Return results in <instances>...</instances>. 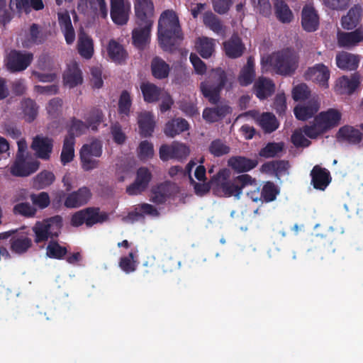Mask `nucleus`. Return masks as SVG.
<instances>
[{
    "label": "nucleus",
    "instance_id": "1",
    "mask_svg": "<svg viewBox=\"0 0 363 363\" xmlns=\"http://www.w3.org/2000/svg\"><path fill=\"white\" fill-rule=\"evenodd\" d=\"M230 169L222 168L214 174L208 183H194L196 194L203 195L212 189L213 194L219 197H235L239 199L242 190L250 186H256L257 180L250 174H241L230 177Z\"/></svg>",
    "mask_w": 363,
    "mask_h": 363
},
{
    "label": "nucleus",
    "instance_id": "38",
    "mask_svg": "<svg viewBox=\"0 0 363 363\" xmlns=\"http://www.w3.org/2000/svg\"><path fill=\"white\" fill-rule=\"evenodd\" d=\"M201 91L211 104L216 105L220 100V94L223 88L217 86L211 82H202L200 84Z\"/></svg>",
    "mask_w": 363,
    "mask_h": 363
},
{
    "label": "nucleus",
    "instance_id": "15",
    "mask_svg": "<svg viewBox=\"0 0 363 363\" xmlns=\"http://www.w3.org/2000/svg\"><path fill=\"white\" fill-rule=\"evenodd\" d=\"M12 253L22 255L27 253L33 246V240L28 233L21 232L14 234L9 240Z\"/></svg>",
    "mask_w": 363,
    "mask_h": 363
},
{
    "label": "nucleus",
    "instance_id": "2",
    "mask_svg": "<svg viewBox=\"0 0 363 363\" xmlns=\"http://www.w3.org/2000/svg\"><path fill=\"white\" fill-rule=\"evenodd\" d=\"M158 41L164 51L173 52L183 39L179 18L173 10L163 11L158 21Z\"/></svg>",
    "mask_w": 363,
    "mask_h": 363
},
{
    "label": "nucleus",
    "instance_id": "25",
    "mask_svg": "<svg viewBox=\"0 0 363 363\" xmlns=\"http://www.w3.org/2000/svg\"><path fill=\"white\" fill-rule=\"evenodd\" d=\"M341 113L335 108H329L316 116L325 131L337 126L341 120Z\"/></svg>",
    "mask_w": 363,
    "mask_h": 363
},
{
    "label": "nucleus",
    "instance_id": "44",
    "mask_svg": "<svg viewBox=\"0 0 363 363\" xmlns=\"http://www.w3.org/2000/svg\"><path fill=\"white\" fill-rule=\"evenodd\" d=\"M21 108L26 121L31 123L37 117L38 106L31 99H24L21 101Z\"/></svg>",
    "mask_w": 363,
    "mask_h": 363
},
{
    "label": "nucleus",
    "instance_id": "47",
    "mask_svg": "<svg viewBox=\"0 0 363 363\" xmlns=\"http://www.w3.org/2000/svg\"><path fill=\"white\" fill-rule=\"evenodd\" d=\"M45 38L40 27L36 23H33L30 26L28 34L26 35L25 41L26 45L24 46L28 47L30 45H40L43 44Z\"/></svg>",
    "mask_w": 363,
    "mask_h": 363
},
{
    "label": "nucleus",
    "instance_id": "30",
    "mask_svg": "<svg viewBox=\"0 0 363 363\" xmlns=\"http://www.w3.org/2000/svg\"><path fill=\"white\" fill-rule=\"evenodd\" d=\"M58 23L64 34L66 43L71 45L75 40V32L72 26L70 16L67 11L58 13Z\"/></svg>",
    "mask_w": 363,
    "mask_h": 363
},
{
    "label": "nucleus",
    "instance_id": "55",
    "mask_svg": "<svg viewBox=\"0 0 363 363\" xmlns=\"http://www.w3.org/2000/svg\"><path fill=\"white\" fill-rule=\"evenodd\" d=\"M303 132L307 137L314 139L326 131L315 116L310 125H306L303 128Z\"/></svg>",
    "mask_w": 363,
    "mask_h": 363
},
{
    "label": "nucleus",
    "instance_id": "26",
    "mask_svg": "<svg viewBox=\"0 0 363 363\" xmlns=\"http://www.w3.org/2000/svg\"><path fill=\"white\" fill-rule=\"evenodd\" d=\"M223 48L225 55L232 59L241 57L245 49L242 40L236 34L233 35L230 39L223 43Z\"/></svg>",
    "mask_w": 363,
    "mask_h": 363
},
{
    "label": "nucleus",
    "instance_id": "33",
    "mask_svg": "<svg viewBox=\"0 0 363 363\" xmlns=\"http://www.w3.org/2000/svg\"><path fill=\"white\" fill-rule=\"evenodd\" d=\"M189 125L186 120L182 118H177L168 121L164 130L167 137L174 138L182 132L188 130Z\"/></svg>",
    "mask_w": 363,
    "mask_h": 363
},
{
    "label": "nucleus",
    "instance_id": "39",
    "mask_svg": "<svg viewBox=\"0 0 363 363\" xmlns=\"http://www.w3.org/2000/svg\"><path fill=\"white\" fill-rule=\"evenodd\" d=\"M319 106L315 101H309L305 105H298L294 109L296 118L300 121L311 118L318 111Z\"/></svg>",
    "mask_w": 363,
    "mask_h": 363
},
{
    "label": "nucleus",
    "instance_id": "3",
    "mask_svg": "<svg viewBox=\"0 0 363 363\" xmlns=\"http://www.w3.org/2000/svg\"><path fill=\"white\" fill-rule=\"evenodd\" d=\"M269 64L275 72L281 76L293 75L298 65V57L295 52L290 49H283L272 55L268 56L264 60H262V64Z\"/></svg>",
    "mask_w": 363,
    "mask_h": 363
},
{
    "label": "nucleus",
    "instance_id": "22",
    "mask_svg": "<svg viewBox=\"0 0 363 363\" xmlns=\"http://www.w3.org/2000/svg\"><path fill=\"white\" fill-rule=\"evenodd\" d=\"M230 113L231 108L228 105L220 104L215 107L204 108L202 116L207 123H213L221 121Z\"/></svg>",
    "mask_w": 363,
    "mask_h": 363
},
{
    "label": "nucleus",
    "instance_id": "53",
    "mask_svg": "<svg viewBox=\"0 0 363 363\" xmlns=\"http://www.w3.org/2000/svg\"><path fill=\"white\" fill-rule=\"evenodd\" d=\"M204 25L216 33L223 31V26L219 18L211 11H207L203 14Z\"/></svg>",
    "mask_w": 363,
    "mask_h": 363
},
{
    "label": "nucleus",
    "instance_id": "5",
    "mask_svg": "<svg viewBox=\"0 0 363 363\" xmlns=\"http://www.w3.org/2000/svg\"><path fill=\"white\" fill-rule=\"evenodd\" d=\"M108 220V215L99 207H87L72 214L70 224L73 227L85 225L89 228L96 224H102Z\"/></svg>",
    "mask_w": 363,
    "mask_h": 363
},
{
    "label": "nucleus",
    "instance_id": "19",
    "mask_svg": "<svg viewBox=\"0 0 363 363\" xmlns=\"http://www.w3.org/2000/svg\"><path fill=\"white\" fill-rule=\"evenodd\" d=\"M32 149L35 152L38 157L48 160L53 149V140L48 137L37 135L33 140Z\"/></svg>",
    "mask_w": 363,
    "mask_h": 363
},
{
    "label": "nucleus",
    "instance_id": "46",
    "mask_svg": "<svg viewBox=\"0 0 363 363\" xmlns=\"http://www.w3.org/2000/svg\"><path fill=\"white\" fill-rule=\"evenodd\" d=\"M75 143L76 140L65 138L60 154V162L62 165H66L74 160Z\"/></svg>",
    "mask_w": 363,
    "mask_h": 363
},
{
    "label": "nucleus",
    "instance_id": "11",
    "mask_svg": "<svg viewBox=\"0 0 363 363\" xmlns=\"http://www.w3.org/2000/svg\"><path fill=\"white\" fill-rule=\"evenodd\" d=\"M177 192V186L170 182H164L151 190L150 201L156 204H163Z\"/></svg>",
    "mask_w": 363,
    "mask_h": 363
},
{
    "label": "nucleus",
    "instance_id": "59",
    "mask_svg": "<svg viewBox=\"0 0 363 363\" xmlns=\"http://www.w3.org/2000/svg\"><path fill=\"white\" fill-rule=\"evenodd\" d=\"M99 157L94 156H88L84 155H79L80 165L82 169L85 172H90L93 169H97L100 166V161Z\"/></svg>",
    "mask_w": 363,
    "mask_h": 363
},
{
    "label": "nucleus",
    "instance_id": "14",
    "mask_svg": "<svg viewBox=\"0 0 363 363\" xmlns=\"http://www.w3.org/2000/svg\"><path fill=\"white\" fill-rule=\"evenodd\" d=\"M310 176L311 185L315 189L320 191H324L332 181L330 171L318 164L313 167Z\"/></svg>",
    "mask_w": 363,
    "mask_h": 363
},
{
    "label": "nucleus",
    "instance_id": "42",
    "mask_svg": "<svg viewBox=\"0 0 363 363\" xmlns=\"http://www.w3.org/2000/svg\"><path fill=\"white\" fill-rule=\"evenodd\" d=\"M275 14L277 19L283 23H290L294 15L288 4L283 0H277L274 4Z\"/></svg>",
    "mask_w": 363,
    "mask_h": 363
},
{
    "label": "nucleus",
    "instance_id": "61",
    "mask_svg": "<svg viewBox=\"0 0 363 363\" xmlns=\"http://www.w3.org/2000/svg\"><path fill=\"white\" fill-rule=\"evenodd\" d=\"M227 74L221 68H217L213 71L208 79L206 82H211L213 84L223 88L227 82Z\"/></svg>",
    "mask_w": 363,
    "mask_h": 363
},
{
    "label": "nucleus",
    "instance_id": "58",
    "mask_svg": "<svg viewBox=\"0 0 363 363\" xmlns=\"http://www.w3.org/2000/svg\"><path fill=\"white\" fill-rule=\"evenodd\" d=\"M153 144L147 140H143L140 143L137 149L138 157L140 160H147L154 156Z\"/></svg>",
    "mask_w": 363,
    "mask_h": 363
},
{
    "label": "nucleus",
    "instance_id": "41",
    "mask_svg": "<svg viewBox=\"0 0 363 363\" xmlns=\"http://www.w3.org/2000/svg\"><path fill=\"white\" fill-rule=\"evenodd\" d=\"M215 40L208 37L199 38L196 43V48L199 55L205 59L209 58L215 50Z\"/></svg>",
    "mask_w": 363,
    "mask_h": 363
},
{
    "label": "nucleus",
    "instance_id": "63",
    "mask_svg": "<svg viewBox=\"0 0 363 363\" xmlns=\"http://www.w3.org/2000/svg\"><path fill=\"white\" fill-rule=\"evenodd\" d=\"M119 267L127 274L133 272L136 269V264L134 261V254L133 252H129L128 256L121 257Z\"/></svg>",
    "mask_w": 363,
    "mask_h": 363
},
{
    "label": "nucleus",
    "instance_id": "29",
    "mask_svg": "<svg viewBox=\"0 0 363 363\" xmlns=\"http://www.w3.org/2000/svg\"><path fill=\"white\" fill-rule=\"evenodd\" d=\"M63 82L69 88H74L82 83V73L76 62L68 65L63 74Z\"/></svg>",
    "mask_w": 363,
    "mask_h": 363
},
{
    "label": "nucleus",
    "instance_id": "20",
    "mask_svg": "<svg viewBox=\"0 0 363 363\" xmlns=\"http://www.w3.org/2000/svg\"><path fill=\"white\" fill-rule=\"evenodd\" d=\"M301 26L307 32H314L319 26V16L315 9L311 5H305L301 11Z\"/></svg>",
    "mask_w": 363,
    "mask_h": 363
},
{
    "label": "nucleus",
    "instance_id": "37",
    "mask_svg": "<svg viewBox=\"0 0 363 363\" xmlns=\"http://www.w3.org/2000/svg\"><path fill=\"white\" fill-rule=\"evenodd\" d=\"M151 72L155 79H164L168 77L170 67L164 60L156 56L151 62Z\"/></svg>",
    "mask_w": 363,
    "mask_h": 363
},
{
    "label": "nucleus",
    "instance_id": "13",
    "mask_svg": "<svg viewBox=\"0 0 363 363\" xmlns=\"http://www.w3.org/2000/svg\"><path fill=\"white\" fill-rule=\"evenodd\" d=\"M361 82L360 75L358 72L352 74L350 77L342 76L336 82L335 91L339 94H352Z\"/></svg>",
    "mask_w": 363,
    "mask_h": 363
},
{
    "label": "nucleus",
    "instance_id": "8",
    "mask_svg": "<svg viewBox=\"0 0 363 363\" xmlns=\"http://www.w3.org/2000/svg\"><path fill=\"white\" fill-rule=\"evenodd\" d=\"M39 165L40 162L38 160H32L29 157H16L10 168V172L15 177H28L36 172Z\"/></svg>",
    "mask_w": 363,
    "mask_h": 363
},
{
    "label": "nucleus",
    "instance_id": "7",
    "mask_svg": "<svg viewBox=\"0 0 363 363\" xmlns=\"http://www.w3.org/2000/svg\"><path fill=\"white\" fill-rule=\"evenodd\" d=\"M189 152V148L186 145L176 141L171 145H162L159 150L160 158L164 162L172 159L183 161L186 159Z\"/></svg>",
    "mask_w": 363,
    "mask_h": 363
},
{
    "label": "nucleus",
    "instance_id": "27",
    "mask_svg": "<svg viewBox=\"0 0 363 363\" xmlns=\"http://www.w3.org/2000/svg\"><path fill=\"white\" fill-rule=\"evenodd\" d=\"M256 77L255 58L252 56L247 57V63L240 69L238 80L242 86L251 84Z\"/></svg>",
    "mask_w": 363,
    "mask_h": 363
},
{
    "label": "nucleus",
    "instance_id": "24",
    "mask_svg": "<svg viewBox=\"0 0 363 363\" xmlns=\"http://www.w3.org/2000/svg\"><path fill=\"white\" fill-rule=\"evenodd\" d=\"M254 93L260 100L271 96L275 90V85L272 80L264 77H259L255 82Z\"/></svg>",
    "mask_w": 363,
    "mask_h": 363
},
{
    "label": "nucleus",
    "instance_id": "21",
    "mask_svg": "<svg viewBox=\"0 0 363 363\" xmlns=\"http://www.w3.org/2000/svg\"><path fill=\"white\" fill-rule=\"evenodd\" d=\"M138 124L141 137H151L155 128L154 115L150 111L140 112L138 116Z\"/></svg>",
    "mask_w": 363,
    "mask_h": 363
},
{
    "label": "nucleus",
    "instance_id": "52",
    "mask_svg": "<svg viewBox=\"0 0 363 363\" xmlns=\"http://www.w3.org/2000/svg\"><path fill=\"white\" fill-rule=\"evenodd\" d=\"M102 153V144L98 140H94L90 143L83 145L79 150V155L94 156L95 157H100Z\"/></svg>",
    "mask_w": 363,
    "mask_h": 363
},
{
    "label": "nucleus",
    "instance_id": "51",
    "mask_svg": "<svg viewBox=\"0 0 363 363\" xmlns=\"http://www.w3.org/2000/svg\"><path fill=\"white\" fill-rule=\"evenodd\" d=\"M259 124L265 133H271L279 126L275 116L271 113H264L259 119Z\"/></svg>",
    "mask_w": 363,
    "mask_h": 363
},
{
    "label": "nucleus",
    "instance_id": "32",
    "mask_svg": "<svg viewBox=\"0 0 363 363\" xmlns=\"http://www.w3.org/2000/svg\"><path fill=\"white\" fill-rule=\"evenodd\" d=\"M107 52L110 59L118 64L124 63L128 56L124 47L113 39L108 44Z\"/></svg>",
    "mask_w": 363,
    "mask_h": 363
},
{
    "label": "nucleus",
    "instance_id": "40",
    "mask_svg": "<svg viewBox=\"0 0 363 363\" xmlns=\"http://www.w3.org/2000/svg\"><path fill=\"white\" fill-rule=\"evenodd\" d=\"M104 115L101 109L93 107L84 116L85 124L88 129H91L93 131H97L99 126L104 121Z\"/></svg>",
    "mask_w": 363,
    "mask_h": 363
},
{
    "label": "nucleus",
    "instance_id": "18",
    "mask_svg": "<svg viewBox=\"0 0 363 363\" xmlns=\"http://www.w3.org/2000/svg\"><path fill=\"white\" fill-rule=\"evenodd\" d=\"M337 40L340 48H353L363 41V28H357L352 32L340 31L337 34Z\"/></svg>",
    "mask_w": 363,
    "mask_h": 363
},
{
    "label": "nucleus",
    "instance_id": "31",
    "mask_svg": "<svg viewBox=\"0 0 363 363\" xmlns=\"http://www.w3.org/2000/svg\"><path fill=\"white\" fill-rule=\"evenodd\" d=\"M85 122L74 116L71 117L66 124L67 135L66 138L75 140L76 137H80L89 130Z\"/></svg>",
    "mask_w": 363,
    "mask_h": 363
},
{
    "label": "nucleus",
    "instance_id": "54",
    "mask_svg": "<svg viewBox=\"0 0 363 363\" xmlns=\"http://www.w3.org/2000/svg\"><path fill=\"white\" fill-rule=\"evenodd\" d=\"M284 149L283 143H268L264 147L259 151V155L264 158L275 157Z\"/></svg>",
    "mask_w": 363,
    "mask_h": 363
},
{
    "label": "nucleus",
    "instance_id": "23",
    "mask_svg": "<svg viewBox=\"0 0 363 363\" xmlns=\"http://www.w3.org/2000/svg\"><path fill=\"white\" fill-rule=\"evenodd\" d=\"M336 65L342 70L354 71L359 64V56L347 52H340L336 55Z\"/></svg>",
    "mask_w": 363,
    "mask_h": 363
},
{
    "label": "nucleus",
    "instance_id": "43",
    "mask_svg": "<svg viewBox=\"0 0 363 363\" xmlns=\"http://www.w3.org/2000/svg\"><path fill=\"white\" fill-rule=\"evenodd\" d=\"M55 180V174L48 170L38 173L33 179V187L36 189H43L50 186Z\"/></svg>",
    "mask_w": 363,
    "mask_h": 363
},
{
    "label": "nucleus",
    "instance_id": "35",
    "mask_svg": "<svg viewBox=\"0 0 363 363\" xmlns=\"http://www.w3.org/2000/svg\"><path fill=\"white\" fill-rule=\"evenodd\" d=\"M362 9L359 5L352 7L346 16L341 18V24L344 29L352 30L356 28L359 23Z\"/></svg>",
    "mask_w": 363,
    "mask_h": 363
},
{
    "label": "nucleus",
    "instance_id": "49",
    "mask_svg": "<svg viewBox=\"0 0 363 363\" xmlns=\"http://www.w3.org/2000/svg\"><path fill=\"white\" fill-rule=\"evenodd\" d=\"M208 152L215 157H220L230 152V147L223 140L218 138L211 142L208 146Z\"/></svg>",
    "mask_w": 363,
    "mask_h": 363
},
{
    "label": "nucleus",
    "instance_id": "48",
    "mask_svg": "<svg viewBox=\"0 0 363 363\" xmlns=\"http://www.w3.org/2000/svg\"><path fill=\"white\" fill-rule=\"evenodd\" d=\"M46 225H48V232L51 239L57 238L63 225V219L61 216L57 215L44 220Z\"/></svg>",
    "mask_w": 363,
    "mask_h": 363
},
{
    "label": "nucleus",
    "instance_id": "16",
    "mask_svg": "<svg viewBox=\"0 0 363 363\" xmlns=\"http://www.w3.org/2000/svg\"><path fill=\"white\" fill-rule=\"evenodd\" d=\"M91 197L90 189L86 186H82L77 191L67 195L64 205L67 208H74L84 206L88 203Z\"/></svg>",
    "mask_w": 363,
    "mask_h": 363
},
{
    "label": "nucleus",
    "instance_id": "56",
    "mask_svg": "<svg viewBox=\"0 0 363 363\" xmlns=\"http://www.w3.org/2000/svg\"><path fill=\"white\" fill-rule=\"evenodd\" d=\"M278 187L272 182H267L263 186L261 191V198L267 203L273 201L279 194Z\"/></svg>",
    "mask_w": 363,
    "mask_h": 363
},
{
    "label": "nucleus",
    "instance_id": "36",
    "mask_svg": "<svg viewBox=\"0 0 363 363\" xmlns=\"http://www.w3.org/2000/svg\"><path fill=\"white\" fill-rule=\"evenodd\" d=\"M140 90L143 99L147 103H154L160 100L162 89L150 82H143L140 84Z\"/></svg>",
    "mask_w": 363,
    "mask_h": 363
},
{
    "label": "nucleus",
    "instance_id": "12",
    "mask_svg": "<svg viewBox=\"0 0 363 363\" xmlns=\"http://www.w3.org/2000/svg\"><path fill=\"white\" fill-rule=\"evenodd\" d=\"M258 164L257 158L250 159L241 155L232 156L227 161L228 167L235 173L240 174V175L246 174V172L255 169Z\"/></svg>",
    "mask_w": 363,
    "mask_h": 363
},
{
    "label": "nucleus",
    "instance_id": "4",
    "mask_svg": "<svg viewBox=\"0 0 363 363\" xmlns=\"http://www.w3.org/2000/svg\"><path fill=\"white\" fill-rule=\"evenodd\" d=\"M155 9L135 11V23L138 27L132 30V43L138 50H143L150 40Z\"/></svg>",
    "mask_w": 363,
    "mask_h": 363
},
{
    "label": "nucleus",
    "instance_id": "45",
    "mask_svg": "<svg viewBox=\"0 0 363 363\" xmlns=\"http://www.w3.org/2000/svg\"><path fill=\"white\" fill-rule=\"evenodd\" d=\"M131 106L132 99L130 93L126 90H123L120 95L118 104V113L121 116V119L129 117Z\"/></svg>",
    "mask_w": 363,
    "mask_h": 363
},
{
    "label": "nucleus",
    "instance_id": "9",
    "mask_svg": "<svg viewBox=\"0 0 363 363\" xmlns=\"http://www.w3.org/2000/svg\"><path fill=\"white\" fill-rule=\"evenodd\" d=\"M131 11V5L128 1L111 0L110 15L113 22L118 26L125 25Z\"/></svg>",
    "mask_w": 363,
    "mask_h": 363
},
{
    "label": "nucleus",
    "instance_id": "10",
    "mask_svg": "<svg viewBox=\"0 0 363 363\" xmlns=\"http://www.w3.org/2000/svg\"><path fill=\"white\" fill-rule=\"evenodd\" d=\"M152 179V174L147 167H140L136 172L133 183L126 188V192L130 196L138 195L145 191Z\"/></svg>",
    "mask_w": 363,
    "mask_h": 363
},
{
    "label": "nucleus",
    "instance_id": "60",
    "mask_svg": "<svg viewBox=\"0 0 363 363\" xmlns=\"http://www.w3.org/2000/svg\"><path fill=\"white\" fill-rule=\"evenodd\" d=\"M13 212L15 215H21L26 218L33 217L36 213V209L28 202L16 204Z\"/></svg>",
    "mask_w": 363,
    "mask_h": 363
},
{
    "label": "nucleus",
    "instance_id": "62",
    "mask_svg": "<svg viewBox=\"0 0 363 363\" xmlns=\"http://www.w3.org/2000/svg\"><path fill=\"white\" fill-rule=\"evenodd\" d=\"M30 198L33 204L40 209L47 208L50 203L49 194L45 191H42L38 194H32Z\"/></svg>",
    "mask_w": 363,
    "mask_h": 363
},
{
    "label": "nucleus",
    "instance_id": "28",
    "mask_svg": "<svg viewBox=\"0 0 363 363\" xmlns=\"http://www.w3.org/2000/svg\"><path fill=\"white\" fill-rule=\"evenodd\" d=\"M337 138L339 140L345 141L352 145H357L362 142L363 134L352 126L344 125L339 129Z\"/></svg>",
    "mask_w": 363,
    "mask_h": 363
},
{
    "label": "nucleus",
    "instance_id": "64",
    "mask_svg": "<svg viewBox=\"0 0 363 363\" xmlns=\"http://www.w3.org/2000/svg\"><path fill=\"white\" fill-rule=\"evenodd\" d=\"M310 91L305 84H300L296 86L292 90V97L294 101H304L310 96Z\"/></svg>",
    "mask_w": 363,
    "mask_h": 363
},
{
    "label": "nucleus",
    "instance_id": "57",
    "mask_svg": "<svg viewBox=\"0 0 363 363\" xmlns=\"http://www.w3.org/2000/svg\"><path fill=\"white\" fill-rule=\"evenodd\" d=\"M48 225H46L44 220L42 222H37L33 227V231L35 234V242L40 243L47 241L50 238L48 232Z\"/></svg>",
    "mask_w": 363,
    "mask_h": 363
},
{
    "label": "nucleus",
    "instance_id": "34",
    "mask_svg": "<svg viewBox=\"0 0 363 363\" xmlns=\"http://www.w3.org/2000/svg\"><path fill=\"white\" fill-rule=\"evenodd\" d=\"M77 50L79 55L85 59H90L93 56V40L84 31L80 32L79 34Z\"/></svg>",
    "mask_w": 363,
    "mask_h": 363
},
{
    "label": "nucleus",
    "instance_id": "50",
    "mask_svg": "<svg viewBox=\"0 0 363 363\" xmlns=\"http://www.w3.org/2000/svg\"><path fill=\"white\" fill-rule=\"evenodd\" d=\"M67 254L65 247L61 246L57 241L50 240L46 247V255L55 259H62Z\"/></svg>",
    "mask_w": 363,
    "mask_h": 363
},
{
    "label": "nucleus",
    "instance_id": "17",
    "mask_svg": "<svg viewBox=\"0 0 363 363\" xmlns=\"http://www.w3.org/2000/svg\"><path fill=\"white\" fill-rule=\"evenodd\" d=\"M306 80L315 82L322 86L327 87L330 78V71L324 64L319 63L308 68L304 74Z\"/></svg>",
    "mask_w": 363,
    "mask_h": 363
},
{
    "label": "nucleus",
    "instance_id": "6",
    "mask_svg": "<svg viewBox=\"0 0 363 363\" xmlns=\"http://www.w3.org/2000/svg\"><path fill=\"white\" fill-rule=\"evenodd\" d=\"M33 58L32 52L11 50L7 56L6 67L11 72H23L30 65Z\"/></svg>",
    "mask_w": 363,
    "mask_h": 363
}]
</instances>
